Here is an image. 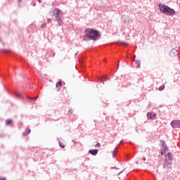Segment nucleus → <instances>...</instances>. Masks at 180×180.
Masks as SVG:
<instances>
[{"label":"nucleus","instance_id":"3","mask_svg":"<svg viewBox=\"0 0 180 180\" xmlns=\"http://www.w3.org/2000/svg\"><path fill=\"white\" fill-rule=\"evenodd\" d=\"M51 15L55 16L56 17V18H60V9L55 8L54 10H53V11L51 12Z\"/></svg>","mask_w":180,"mask_h":180},{"label":"nucleus","instance_id":"24","mask_svg":"<svg viewBox=\"0 0 180 180\" xmlns=\"http://www.w3.org/2000/svg\"><path fill=\"white\" fill-rule=\"evenodd\" d=\"M0 180H6V178L5 177H1Z\"/></svg>","mask_w":180,"mask_h":180},{"label":"nucleus","instance_id":"5","mask_svg":"<svg viewBox=\"0 0 180 180\" xmlns=\"http://www.w3.org/2000/svg\"><path fill=\"white\" fill-rule=\"evenodd\" d=\"M146 116L148 117V119H149V120H155V119H157V116L153 112H148Z\"/></svg>","mask_w":180,"mask_h":180},{"label":"nucleus","instance_id":"13","mask_svg":"<svg viewBox=\"0 0 180 180\" xmlns=\"http://www.w3.org/2000/svg\"><path fill=\"white\" fill-rule=\"evenodd\" d=\"M15 96L20 98V99H23V96H22L20 93L16 92Z\"/></svg>","mask_w":180,"mask_h":180},{"label":"nucleus","instance_id":"31","mask_svg":"<svg viewBox=\"0 0 180 180\" xmlns=\"http://www.w3.org/2000/svg\"><path fill=\"white\" fill-rule=\"evenodd\" d=\"M37 1H40V0H37Z\"/></svg>","mask_w":180,"mask_h":180},{"label":"nucleus","instance_id":"28","mask_svg":"<svg viewBox=\"0 0 180 180\" xmlns=\"http://www.w3.org/2000/svg\"><path fill=\"white\" fill-rule=\"evenodd\" d=\"M118 67H119V63H118V65H117V69H118Z\"/></svg>","mask_w":180,"mask_h":180},{"label":"nucleus","instance_id":"23","mask_svg":"<svg viewBox=\"0 0 180 180\" xmlns=\"http://www.w3.org/2000/svg\"><path fill=\"white\" fill-rule=\"evenodd\" d=\"M122 44H123V46H128V43L127 42H122Z\"/></svg>","mask_w":180,"mask_h":180},{"label":"nucleus","instance_id":"7","mask_svg":"<svg viewBox=\"0 0 180 180\" xmlns=\"http://www.w3.org/2000/svg\"><path fill=\"white\" fill-rule=\"evenodd\" d=\"M31 133V129H25V131L24 132H22V136H25L27 134H30Z\"/></svg>","mask_w":180,"mask_h":180},{"label":"nucleus","instance_id":"30","mask_svg":"<svg viewBox=\"0 0 180 180\" xmlns=\"http://www.w3.org/2000/svg\"><path fill=\"white\" fill-rule=\"evenodd\" d=\"M167 159H165V162H167Z\"/></svg>","mask_w":180,"mask_h":180},{"label":"nucleus","instance_id":"11","mask_svg":"<svg viewBox=\"0 0 180 180\" xmlns=\"http://www.w3.org/2000/svg\"><path fill=\"white\" fill-rule=\"evenodd\" d=\"M5 124L7 126L12 124V120H5Z\"/></svg>","mask_w":180,"mask_h":180},{"label":"nucleus","instance_id":"19","mask_svg":"<svg viewBox=\"0 0 180 180\" xmlns=\"http://www.w3.org/2000/svg\"><path fill=\"white\" fill-rule=\"evenodd\" d=\"M59 146H60L62 148H65L64 144H63L62 143H59Z\"/></svg>","mask_w":180,"mask_h":180},{"label":"nucleus","instance_id":"15","mask_svg":"<svg viewBox=\"0 0 180 180\" xmlns=\"http://www.w3.org/2000/svg\"><path fill=\"white\" fill-rule=\"evenodd\" d=\"M116 153H117V148L113 149V151H112V158H114L116 156Z\"/></svg>","mask_w":180,"mask_h":180},{"label":"nucleus","instance_id":"8","mask_svg":"<svg viewBox=\"0 0 180 180\" xmlns=\"http://www.w3.org/2000/svg\"><path fill=\"white\" fill-rule=\"evenodd\" d=\"M56 88L57 90L60 91V89L62 88V82H58L56 83Z\"/></svg>","mask_w":180,"mask_h":180},{"label":"nucleus","instance_id":"16","mask_svg":"<svg viewBox=\"0 0 180 180\" xmlns=\"http://www.w3.org/2000/svg\"><path fill=\"white\" fill-rule=\"evenodd\" d=\"M165 84H162L161 86L159 87V91H162L165 89Z\"/></svg>","mask_w":180,"mask_h":180},{"label":"nucleus","instance_id":"14","mask_svg":"<svg viewBox=\"0 0 180 180\" xmlns=\"http://www.w3.org/2000/svg\"><path fill=\"white\" fill-rule=\"evenodd\" d=\"M107 79H108L107 76H103V77H101V79H100V80H101V82H103V83L106 82Z\"/></svg>","mask_w":180,"mask_h":180},{"label":"nucleus","instance_id":"18","mask_svg":"<svg viewBox=\"0 0 180 180\" xmlns=\"http://www.w3.org/2000/svg\"><path fill=\"white\" fill-rule=\"evenodd\" d=\"M37 98H39V96H36L35 98H30V99L33 101H37Z\"/></svg>","mask_w":180,"mask_h":180},{"label":"nucleus","instance_id":"22","mask_svg":"<svg viewBox=\"0 0 180 180\" xmlns=\"http://www.w3.org/2000/svg\"><path fill=\"white\" fill-rule=\"evenodd\" d=\"M52 22V20L51 19V18H49V19H47V22Z\"/></svg>","mask_w":180,"mask_h":180},{"label":"nucleus","instance_id":"26","mask_svg":"<svg viewBox=\"0 0 180 180\" xmlns=\"http://www.w3.org/2000/svg\"><path fill=\"white\" fill-rule=\"evenodd\" d=\"M122 173V171L120 172V173L118 174V175L121 174Z\"/></svg>","mask_w":180,"mask_h":180},{"label":"nucleus","instance_id":"20","mask_svg":"<svg viewBox=\"0 0 180 180\" xmlns=\"http://www.w3.org/2000/svg\"><path fill=\"white\" fill-rule=\"evenodd\" d=\"M46 27V25H45V24L41 25V27L42 29H44Z\"/></svg>","mask_w":180,"mask_h":180},{"label":"nucleus","instance_id":"17","mask_svg":"<svg viewBox=\"0 0 180 180\" xmlns=\"http://www.w3.org/2000/svg\"><path fill=\"white\" fill-rule=\"evenodd\" d=\"M2 52H3V53H10V52H11V50H10V49H3V50H2Z\"/></svg>","mask_w":180,"mask_h":180},{"label":"nucleus","instance_id":"10","mask_svg":"<svg viewBox=\"0 0 180 180\" xmlns=\"http://www.w3.org/2000/svg\"><path fill=\"white\" fill-rule=\"evenodd\" d=\"M57 20V22H58L59 26H62L63 25V21L60 18H56Z\"/></svg>","mask_w":180,"mask_h":180},{"label":"nucleus","instance_id":"25","mask_svg":"<svg viewBox=\"0 0 180 180\" xmlns=\"http://www.w3.org/2000/svg\"><path fill=\"white\" fill-rule=\"evenodd\" d=\"M165 142L164 141H161V143H162V144H165Z\"/></svg>","mask_w":180,"mask_h":180},{"label":"nucleus","instance_id":"9","mask_svg":"<svg viewBox=\"0 0 180 180\" xmlns=\"http://www.w3.org/2000/svg\"><path fill=\"white\" fill-rule=\"evenodd\" d=\"M167 157L168 160L172 161V153H167Z\"/></svg>","mask_w":180,"mask_h":180},{"label":"nucleus","instance_id":"29","mask_svg":"<svg viewBox=\"0 0 180 180\" xmlns=\"http://www.w3.org/2000/svg\"><path fill=\"white\" fill-rule=\"evenodd\" d=\"M163 154H164L163 152H161V155H163Z\"/></svg>","mask_w":180,"mask_h":180},{"label":"nucleus","instance_id":"4","mask_svg":"<svg viewBox=\"0 0 180 180\" xmlns=\"http://www.w3.org/2000/svg\"><path fill=\"white\" fill-rule=\"evenodd\" d=\"M171 126L173 128L180 129V120H174L171 122Z\"/></svg>","mask_w":180,"mask_h":180},{"label":"nucleus","instance_id":"6","mask_svg":"<svg viewBox=\"0 0 180 180\" xmlns=\"http://www.w3.org/2000/svg\"><path fill=\"white\" fill-rule=\"evenodd\" d=\"M89 153L91 154V155H96L98 153V149L90 150Z\"/></svg>","mask_w":180,"mask_h":180},{"label":"nucleus","instance_id":"21","mask_svg":"<svg viewBox=\"0 0 180 180\" xmlns=\"http://www.w3.org/2000/svg\"><path fill=\"white\" fill-rule=\"evenodd\" d=\"M95 147H96V148H99V147H101V143H97V144H96Z\"/></svg>","mask_w":180,"mask_h":180},{"label":"nucleus","instance_id":"1","mask_svg":"<svg viewBox=\"0 0 180 180\" xmlns=\"http://www.w3.org/2000/svg\"><path fill=\"white\" fill-rule=\"evenodd\" d=\"M84 33L86 35H84L82 39L84 41H88V40H94L96 41L98 39V37L99 36V32L96 30H93L91 28H88L84 31Z\"/></svg>","mask_w":180,"mask_h":180},{"label":"nucleus","instance_id":"2","mask_svg":"<svg viewBox=\"0 0 180 180\" xmlns=\"http://www.w3.org/2000/svg\"><path fill=\"white\" fill-rule=\"evenodd\" d=\"M160 11H161L163 14L167 16H174L175 15V11L172 9L167 5L160 4L159 5Z\"/></svg>","mask_w":180,"mask_h":180},{"label":"nucleus","instance_id":"27","mask_svg":"<svg viewBox=\"0 0 180 180\" xmlns=\"http://www.w3.org/2000/svg\"><path fill=\"white\" fill-rule=\"evenodd\" d=\"M143 161H146V158H143Z\"/></svg>","mask_w":180,"mask_h":180},{"label":"nucleus","instance_id":"12","mask_svg":"<svg viewBox=\"0 0 180 180\" xmlns=\"http://www.w3.org/2000/svg\"><path fill=\"white\" fill-rule=\"evenodd\" d=\"M135 63L136 64V68H140V65L141 64V62L139 60H135Z\"/></svg>","mask_w":180,"mask_h":180}]
</instances>
